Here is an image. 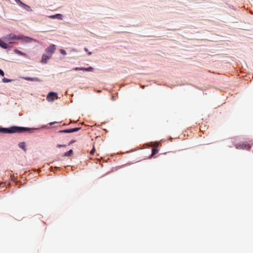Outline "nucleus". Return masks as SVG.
Returning a JSON list of instances; mask_svg holds the SVG:
<instances>
[{
  "instance_id": "1",
  "label": "nucleus",
  "mask_w": 253,
  "mask_h": 253,
  "mask_svg": "<svg viewBox=\"0 0 253 253\" xmlns=\"http://www.w3.org/2000/svg\"><path fill=\"white\" fill-rule=\"evenodd\" d=\"M4 40L6 42H9V43H12V42L19 40H22L24 42H31L33 40V39L32 38L28 37H25L22 35H19L18 36H16L14 34H10L6 35V36H5L4 38Z\"/></svg>"
},
{
  "instance_id": "2",
  "label": "nucleus",
  "mask_w": 253,
  "mask_h": 253,
  "mask_svg": "<svg viewBox=\"0 0 253 253\" xmlns=\"http://www.w3.org/2000/svg\"><path fill=\"white\" fill-rule=\"evenodd\" d=\"M33 129H31L28 127H19V126H12L10 128H0V132L3 133H12L15 132H23L29 131L32 132Z\"/></svg>"
},
{
  "instance_id": "3",
  "label": "nucleus",
  "mask_w": 253,
  "mask_h": 253,
  "mask_svg": "<svg viewBox=\"0 0 253 253\" xmlns=\"http://www.w3.org/2000/svg\"><path fill=\"white\" fill-rule=\"evenodd\" d=\"M57 98V94L53 92H50L46 97V99L48 101H52Z\"/></svg>"
},
{
  "instance_id": "4",
  "label": "nucleus",
  "mask_w": 253,
  "mask_h": 253,
  "mask_svg": "<svg viewBox=\"0 0 253 253\" xmlns=\"http://www.w3.org/2000/svg\"><path fill=\"white\" fill-rule=\"evenodd\" d=\"M252 144H249H249L243 143L242 144H237L236 145V147L237 149L241 148V149H246V150H249L252 147Z\"/></svg>"
},
{
  "instance_id": "5",
  "label": "nucleus",
  "mask_w": 253,
  "mask_h": 253,
  "mask_svg": "<svg viewBox=\"0 0 253 253\" xmlns=\"http://www.w3.org/2000/svg\"><path fill=\"white\" fill-rule=\"evenodd\" d=\"M55 46L54 44L50 45L49 47L46 48L45 50V52H47V54H49V55L52 56L54 53L55 50Z\"/></svg>"
},
{
  "instance_id": "6",
  "label": "nucleus",
  "mask_w": 253,
  "mask_h": 253,
  "mask_svg": "<svg viewBox=\"0 0 253 253\" xmlns=\"http://www.w3.org/2000/svg\"><path fill=\"white\" fill-rule=\"evenodd\" d=\"M81 129L80 127H76L74 128H71V129H67L64 130H61L58 131V132L59 133H71V132H74L77 131Z\"/></svg>"
},
{
  "instance_id": "7",
  "label": "nucleus",
  "mask_w": 253,
  "mask_h": 253,
  "mask_svg": "<svg viewBox=\"0 0 253 253\" xmlns=\"http://www.w3.org/2000/svg\"><path fill=\"white\" fill-rule=\"evenodd\" d=\"M51 55H49V54H47V52H46L45 54H43L42 56V60H41V63L43 64H45L47 62V61L50 59L51 58Z\"/></svg>"
},
{
  "instance_id": "8",
  "label": "nucleus",
  "mask_w": 253,
  "mask_h": 253,
  "mask_svg": "<svg viewBox=\"0 0 253 253\" xmlns=\"http://www.w3.org/2000/svg\"><path fill=\"white\" fill-rule=\"evenodd\" d=\"M74 70L77 71V70H82V71H87V72H92L93 70V69L91 67H89L88 68H79V67H76L73 69Z\"/></svg>"
},
{
  "instance_id": "9",
  "label": "nucleus",
  "mask_w": 253,
  "mask_h": 253,
  "mask_svg": "<svg viewBox=\"0 0 253 253\" xmlns=\"http://www.w3.org/2000/svg\"><path fill=\"white\" fill-rule=\"evenodd\" d=\"M62 15L61 14H56L54 15H51L49 16V18L51 19H62Z\"/></svg>"
},
{
  "instance_id": "10",
  "label": "nucleus",
  "mask_w": 253,
  "mask_h": 253,
  "mask_svg": "<svg viewBox=\"0 0 253 253\" xmlns=\"http://www.w3.org/2000/svg\"><path fill=\"white\" fill-rule=\"evenodd\" d=\"M0 46L4 49H7L8 47V44L4 41L0 40Z\"/></svg>"
},
{
  "instance_id": "11",
  "label": "nucleus",
  "mask_w": 253,
  "mask_h": 253,
  "mask_svg": "<svg viewBox=\"0 0 253 253\" xmlns=\"http://www.w3.org/2000/svg\"><path fill=\"white\" fill-rule=\"evenodd\" d=\"M24 79L28 81L39 82L40 81V79L38 78L24 77Z\"/></svg>"
},
{
  "instance_id": "12",
  "label": "nucleus",
  "mask_w": 253,
  "mask_h": 253,
  "mask_svg": "<svg viewBox=\"0 0 253 253\" xmlns=\"http://www.w3.org/2000/svg\"><path fill=\"white\" fill-rule=\"evenodd\" d=\"M18 146L23 149L25 152L26 151L27 149L26 148V143L24 142H20L18 144Z\"/></svg>"
},
{
  "instance_id": "13",
  "label": "nucleus",
  "mask_w": 253,
  "mask_h": 253,
  "mask_svg": "<svg viewBox=\"0 0 253 253\" xmlns=\"http://www.w3.org/2000/svg\"><path fill=\"white\" fill-rule=\"evenodd\" d=\"M14 51L16 54H17L19 55L27 56L26 54L25 53L21 51L20 50H19L17 49H14Z\"/></svg>"
},
{
  "instance_id": "14",
  "label": "nucleus",
  "mask_w": 253,
  "mask_h": 253,
  "mask_svg": "<svg viewBox=\"0 0 253 253\" xmlns=\"http://www.w3.org/2000/svg\"><path fill=\"white\" fill-rule=\"evenodd\" d=\"M72 154H73V150H70L67 152H66V153H64V156H67H67H70Z\"/></svg>"
},
{
  "instance_id": "15",
  "label": "nucleus",
  "mask_w": 253,
  "mask_h": 253,
  "mask_svg": "<svg viewBox=\"0 0 253 253\" xmlns=\"http://www.w3.org/2000/svg\"><path fill=\"white\" fill-rule=\"evenodd\" d=\"M158 152V151L156 148H153L152 150V155L156 154Z\"/></svg>"
},
{
  "instance_id": "16",
  "label": "nucleus",
  "mask_w": 253,
  "mask_h": 253,
  "mask_svg": "<svg viewBox=\"0 0 253 253\" xmlns=\"http://www.w3.org/2000/svg\"><path fill=\"white\" fill-rule=\"evenodd\" d=\"M11 81V80L5 78L2 79V82L4 83H9Z\"/></svg>"
},
{
  "instance_id": "17",
  "label": "nucleus",
  "mask_w": 253,
  "mask_h": 253,
  "mask_svg": "<svg viewBox=\"0 0 253 253\" xmlns=\"http://www.w3.org/2000/svg\"><path fill=\"white\" fill-rule=\"evenodd\" d=\"M95 152V149L94 147H93L92 149L91 150V151L90 152V154L91 155H93L94 153Z\"/></svg>"
},
{
  "instance_id": "18",
  "label": "nucleus",
  "mask_w": 253,
  "mask_h": 253,
  "mask_svg": "<svg viewBox=\"0 0 253 253\" xmlns=\"http://www.w3.org/2000/svg\"><path fill=\"white\" fill-rule=\"evenodd\" d=\"M60 53L63 54V55H66V52L65 50H63V49H61L60 50Z\"/></svg>"
},
{
  "instance_id": "19",
  "label": "nucleus",
  "mask_w": 253,
  "mask_h": 253,
  "mask_svg": "<svg viewBox=\"0 0 253 253\" xmlns=\"http://www.w3.org/2000/svg\"><path fill=\"white\" fill-rule=\"evenodd\" d=\"M0 75L1 76H4V73L3 71L2 70H1L0 69Z\"/></svg>"
},
{
  "instance_id": "20",
  "label": "nucleus",
  "mask_w": 253,
  "mask_h": 253,
  "mask_svg": "<svg viewBox=\"0 0 253 253\" xmlns=\"http://www.w3.org/2000/svg\"><path fill=\"white\" fill-rule=\"evenodd\" d=\"M15 0L17 2H18V3H20L21 4H23V5H24V3H22V2L20 0ZM25 5H26L25 4Z\"/></svg>"
},
{
  "instance_id": "21",
  "label": "nucleus",
  "mask_w": 253,
  "mask_h": 253,
  "mask_svg": "<svg viewBox=\"0 0 253 253\" xmlns=\"http://www.w3.org/2000/svg\"><path fill=\"white\" fill-rule=\"evenodd\" d=\"M75 141H76L75 140H72L70 142V144L74 143V142H75Z\"/></svg>"
},
{
  "instance_id": "22",
  "label": "nucleus",
  "mask_w": 253,
  "mask_h": 253,
  "mask_svg": "<svg viewBox=\"0 0 253 253\" xmlns=\"http://www.w3.org/2000/svg\"><path fill=\"white\" fill-rule=\"evenodd\" d=\"M11 180H13V181H15V179L14 178V176H11Z\"/></svg>"
},
{
  "instance_id": "23",
  "label": "nucleus",
  "mask_w": 253,
  "mask_h": 253,
  "mask_svg": "<svg viewBox=\"0 0 253 253\" xmlns=\"http://www.w3.org/2000/svg\"><path fill=\"white\" fill-rule=\"evenodd\" d=\"M4 183H0V186H1V187H3V186H4Z\"/></svg>"
},
{
  "instance_id": "24",
  "label": "nucleus",
  "mask_w": 253,
  "mask_h": 253,
  "mask_svg": "<svg viewBox=\"0 0 253 253\" xmlns=\"http://www.w3.org/2000/svg\"><path fill=\"white\" fill-rule=\"evenodd\" d=\"M84 50L85 52H87L88 51V49H87L86 48H85H85H84Z\"/></svg>"
},
{
  "instance_id": "25",
  "label": "nucleus",
  "mask_w": 253,
  "mask_h": 253,
  "mask_svg": "<svg viewBox=\"0 0 253 253\" xmlns=\"http://www.w3.org/2000/svg\"><path fill=\"white\" fill-rule=\"evenodd\" d=\"M87 53H88V54L89 55H91V54H92V53H91V52H89V51H88V52H87Z\"/></svg>"
},
{
  "instance_id": "26",
  "label": "nucleus",
  "mask_w": 253,
  "mask_h": 253,
  "mask_svg": "<svg viewBox=\"0 0 253 253\" xmlns=\"http://www.w3.org/2000/svg\"><path fill=\"white\" fill-rule=\"evenodd\" d=\"M56 123V122H52V123H50V125H52L54 124V123Z\"/></svg>"
},
{
  "instance_id": "27",
  "label": "nucleus",
  "mask_w": 253,
  "mask_h": 253,
  "mask_svg": "<svg viewBox=\"0 0 253 253\" xmlns=\"http://www.w3.org/2000/svg\"><path fill=\"white\" fill-rule=\"evenodd\" d=\"M58 146V147H61L62 146H61V145H59Z\"/></svg>"
}]
</instances>
